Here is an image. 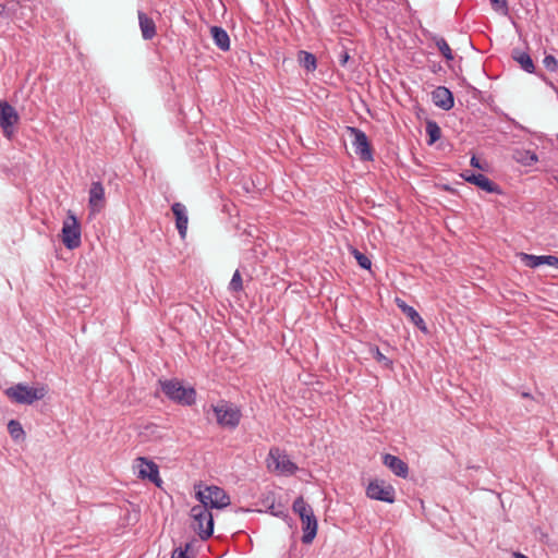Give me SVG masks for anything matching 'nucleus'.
Returning a JSON list of instances; mask_svg holds the SVG:
<instances>
[{"instance_id": "nucleus-1", "label": "nucleus", "mask_w": 558, "mask_h": 558, "mask_svg": "<svg viewBox=\"0 0 558 558\" xmlns=\"http://www.w3.org/2000/svg\"><path fill=\"white\" fill-rule=\"evenodd\" d=\"M292 509L299 514L302 523V543L311 544L317 534L318 527L313 508L300 496L293 501Z\"/></svg>"}, {"instance_id": "nucleus-2", "label": "nucleus", "mask_w": 558, "mask_h": 558, "mask_svg": "<svg viewBox=\"0 0 558 558\" xmlns=\"http://www.w3.org/2000/svg\"><path fill=\"white\" fill-rule=\"evenodd\" d=\"M161 391L174 403L191 407L196 402V390L193 387H185L178 379L159 380Z\"/></svg>"}, {"instance_id": "nucleus-3", "label": "nucleus", "mask_w": 558, "mask_h": 558, "mask_svg": "<svg viewBox=\"0 0 558 558\" xmlns=\"http://www.w3.org/2000/svg\"><path fill=\"white\" fill-rule=\"evenodd\" d=\"M5 396L15 403L19 404H33L35 401L41 400L47 395V388L29 387L26 384H16L9 387L4 391Z\"/></svg>"}, {"instance_id": "nucleus-4", "label": "nucleus", "mask_w": 558, "mask_h": 558, "mask_svg": "<svg viewBox=\"0 0 558 558\" xmlns=\"http://www.w3.org/2000/svg\"><path fill=\"white\" fill-rule=\"evenodd\" d=\"M192 519V529L198 536L206 541L214 533V518L209 509L203 505H195L190 511Z\"/></svg>"}, {"instance_id": "nucleus-5", "label": "nucleus", "mask_w": 558, "mask_h": 558, "mask_svg": "<svg viewBox=\"0 0 558 558\" xmlns=\"http://www.w3.org/2000/svg\"><path fill=\"white\" fill-rule=\"evenodd\" d=\"M217 423L225 428L234 429L239 426L242 413L239 407L221 400L216 405H211Z\"/></svg>"}, {"instance_id": "nucleus-6", "label": "nucleus", "mask_w": 558, "mask_h": 558, "mask_svg": "<svg viewBox=\"0 0 558 558\" xmlns=\"http://www.w3.org/2000/svg\"><path fill=\"white\" fill-rule=\"evenodd\" d=\"M196 498L201 505L208 509H222L230 504V497L226 492L215 485L206 486L204 489L197 490Z\"/></svg>"}, {"instance_id": "nucleus-7", "label": "nucleus", "mask_w": 558, "mask_h": 558, "mask_svg": "<svg viewBox=\"0 0 558 558\" xmlns=\"http://www.w3.org/2000/svg\"><path fill=\"white\" fill-rule=\"evenodd\" d=\"M61 233L62 243L68 250H75L81 245V225L73 213L69 211L66 219L63 221Z\"/></svg>"}, {"instance_id": "nucleus-8", "label": "nucleus", "mask_w": 558, "mask_h": 558, "mask_svg": "<svg viewBox=\"0 0 558 558\" xmlns=\"http://www.w3.org/2000/svg\"><path fill=\"white\" fill-rule=\"evenodd\" d=\"M19 121L16 109L7 100H0V128L7 138L11 140L14 136Z\"/></svg>"}, {"instance_id": "nucleus-9", "label": "nucleus", "mask_w": 558, "mask_h": 558, "mask_svg": "<svg viewBox=\"0 0 558 558\" xmlns=\"http://www.w3.org/2000/svg\"><path fill=\"white\" fill-rule=\"evenodd\" d=\"M368 498L392 504L396 500V490L393 486L384 480H373L366 488Z\"/></svg>"}, {"instance_id": "nucleus-10", "label": "nucleus", "mask_w": 558, "mask_h": 558, "mask_svg": "<svg viewBox=\"0 0 558 558\" xmlns=\"http://www.w3.org/2000/svg\"><path fill=\"white\" fill-rule=\"evenodd\" d=\"M348 132L353 136L352 145L360 159L363 161L373 160V151L366 134L353 126H348Z\"/></svg>"}, {"instance_id": "nucleus-11", "label": "nucleus", "mask_w": 558, "mask_h": 558, "mask_svg": "<svg viewBox=\"0 0 558 558\" xmlns=\"http://www.w3.org/2000/svg\"><path fill=\"white\" fill-rule=\"evenodd\" d=\"M106 207L105 187L101 182H92L88 192V208L90 214H99Z\"/></svg>"}, {"instance_id": "nucleus-12", "label": "nucleus", "mask_w": 558, "mask_h": 558, "mask_svg": "<svg viewBox=\"0 0 558 558\" xmlns=\"http://www.w3.org/2000/svg\"><path fill=\"white\" fill-rule=\"evenodd\" d=\"M269 459L275 464V469L283 475H293L298 470L296 464L290 460L289 456L278 448L270 449Z\"/></svg>"}, {"instance_id": "nucleus-13", "label": "nucleus", "mask_w": 558, "mask_h": 558, "mask_svg": "<svg viewBox=\"0 0 558 558\" xmlns=\"http://www.w3.org/2000/svg\"><path fill=\"white\" fill-rule=\"evenodd\" d=\"M462 178L466 182L478 186L480 189H482L483 191H485L487 193H495V194L502 193V191L498 184H496L489 178H487L486 175H484L482 173H473L471 171H465L462 174Z\"/></svg>"}, {"instance_id": "nucleus-14", "label": "nucleus", "mask_w": 558, "mask_h": 558, "mask_svg": "<svg viewBox=\"0 0 558 558\" xmlns=\"http://www.w3.org/2000/svg\"><path fill=\"white\" fill-rule=\"evenodd\" d=\"M138 464V477L142 480L148 478L150 482L156 484L157 486H160L162 483L160 476H159V469L158 465L144 457H140L136 459Z\"/></svg>"}, {"instance_id": "nucleus-15", "label": "nucleus", "mask_w": 558, "mask_h": 558, "mask_svg": "<svg viewBox=\"0 0 558 558\" xmlns=\"http://www.w3.org/2000/svg\"><path fill=\"white\" fill-rule=\"evenodd\" d=\"M432 100L436 107L446 111L454 106L453 94L445 86H438L432 92Z\"/></svg>"}, {"instance_id": "nucleus-16", "label": "nucleus", "mask_w": 558, "mask_h": 558, "mask_svg": "<svg viewBox=\"0 0 558 558\" xmlns=\"http://www.w3.org/2000/svg\"><path fill=\"white\" fill-rule=\"evenodd\" d=\"M171 210L175 217V227L182 239L185 238L187 231L189 217L186 207L182 203H173Z\"/></svg>"}, {"instance_id": "nucleus-17", "label": "nucleus", "mask_w": 558, "mask_h": 558, "mask_svg": "<svg viewBox=\"0 0 558 558\" xmlns=\"http://www.w3.org/2000/svg\"><path fill=\"white\" fill-rule=\"evenodd\" d=\"M384 464L391 470V472L402 478H405L409 474L408 464L397 456L386 453L383 457Z\"/></svg>"}, {"instance_id": "nucleus-18", "label": "nucleus", "mask_w": 558, "mask_h": 558, "mask_svg": "<svg viewBox=\"0 0 558 558\" xmlns=\"http://www.w3.org/2000/svg\"><path fill=\"white\" fill-rule=\"evenodd\" d=\"M397 306L402 311V313L422 331H427L426 325L424 319L421 317L418 312L408 305L402 299L397 298L396 299Z\"/></svg>"}, {"instance_id": "nucleus-19", "label": "nucleus", "mask_w": 558, "mask_h": 558, "mask_svg": "<svg viewBox=\"0 0 558 558\" xmlns=\"http://www.w3.org/2000/svg\"><path fill=\"white\" fill-rule=\"evenodd\" d=\"M137 17L142 37L145 40L153 39L157 34V28L154 20L141 10L137 12Z\"/></svg>"}, {"instance_id": "nucleus-20", "label": "nucleus", "mask_w": 558, "mask_h": 558, "mask_svg": "<svg viewBox=\"0 0 558 558\" xmlns=\"http://www.w3.org/2000/svg\"><path fill=\"white\" fill-rule=\"evenodd\" d=\"M512 59L518 62L521 69L527 73H536L534 62L527 51L514 48L511 51Z\"/></svg>"}, {"instance_id": "nucleus-21", "label": "nucleus", "mask_w": 558, "mask_h": 558, "mask_svg": "<svg viewBox=\"0 0 558 558\" xmlns=\"http://www.w3.org/2000/svg\"><path fill=\"white\" fill-rule=\"evenodd\" d=\"M210 34L215 45L222 51L230 49V37L226 29L220 26H211Z\"/></svg>"}, {"instance_id": "nucleus-22", "label": "nucleus", "mask_w": 558, "mask_h": 558, "mask_svg": "<svg viewBox=\"0 0 558 558\" xmlns=\"http://www.w3.org/2000/svg\"><path fill=\"white\" fill-rule=\"evenodd\" d=\"M263 505L266 507L267 511L277 517V518H286L288 515L287 508L280 502L276 504L274 494H269L264 500Z\"/></svg>"}, {"instance_id": "nucleus-23", "label": "nucleus", "mask_w": 558, "mask_h": 558, "mask_svg": "<svg viewBox=\"0 0 558 558\" xmlns=\"http://www.w3.org/2000/svg\"><path fill=\"white\" fill-rule=\"evenodd\" d=\"M298 61L300 65L304 68L307 72H313L316 70L317 60L316 57L311 52L300 50L298 53Z\"/></svg>"}, {"instance_id": "nucleus-24", "label": "nucleus", "mask_w": 558, "mask_h": 558, "mask_svg": "<svg viewBox=\"0 0 558 558\" xmlns=\"http://www.w3.org/2000/svg\"><path fill=\"white\" fill-rule=\"evenodd\" d=\"M430 39L435 41V45L437 46L438 50L440 51V53L444 56V58L446 60H448V61L453 60L452 50L444 37H439L437 35H432Z\"/></svg>"}, {"instance_id": "nucleus-25", "label": "nucleus", "mask_w": 558, "mask_h": 558, "mask_svg": "<svg viewBox=\"0 0 558 558\" xmlns=\"http://www.w3.org/2000/svg\"><path fill=\"white\" fill-rule=\"evenodd\" d=\"M425 130H426V134L429 137V141H428L429 144H434L441 137V130H440L439 125L437 124V122H435V121H427Z\"/></svg>"}, {"instance_id": "nucleus-26", "label": "nucleus", "mask_w": 558, "mask_h": 558, "mask_svg": "<svg viewBox=\"0 0 558 558\" xmlns=\"http://www.w3.org/2000/svg\"><path fill=\"white\" fill-rule=\"evenodd\" d=\"M8 432L14 440H20L24 438L25 435L21 423L16 420H11L8 423Z\"/></svg>"}, {"instance_id": "nucleus-27", "label": "nucleus", "mask_w": 558, "mask_h": 558, "mask_svg": "<svg viewBox=\"0 0 558 558\" xmlns=\"http://www.w3.org/2000/svg\"><path fill=\"white\" fill-rule=\"evenodd\" d=\"M371 353L373 357L380 364H383L387 368H391L392 361L388 359L385 354H383L378 347L371 348Z\"/></svg>"}, {"instance_id": "nucleus-28", "label": "nucleus", "mask_w": 558, "mask_h": 558, "mask_svg": "<svg viewBox=\"0 0 558 558\" xmlns=\"http://www.w3.org/2000/svg\"><path fill=\"white\" fill-rule=\"evenodd\" d=\"M352 254L355 257L359 266L363 269H371L372 262L371 259L363 253H361L359 250L353 248Z\"/></svg>"}, {"instance_id": "nucleus-29", "label": "nucleus", "mask_w": 558, "mask_h": 558, "mask_svg": "<svg viewBox=\"0 0 558 558\" xmlns=\"http://www.w3.org/2000/svg\"><path fill=\"white\" fill-rule=\"evenodd\" d=\"M243 289L242 277L239 270H235L229 283L231 292H240Z\"/></svg>"}, {"instance_id": "nucleus-30", "label": "nucleus", "mask_w": 558, "mask_h": 558, "mask_svg": "<svg viewBox=\"0 0 558 558\" xmlns=\"http://www.w3.org/2000/svg\"><path fill=\"white\" fill-rule=\"evenodd\" d=\"M21 3L16 0H9L5 2V9L8 13V19H13L17 15L19 10L21 9Z\"/></svg>"}, {"instance_id": "nucleus-31", "label": "nucleus", "mask_w": 558, "mask_h": 558, "mask_svg": "<svg viewBox=\"0 0 558 558\" xmlns=\"http://www.w3.org/2000/svg\"><path fill=\"white\" fill-rule=\"evenodd\" d=\"M523 259L526 260V265L531 268H536L543 265V255L524 254Z\"/></svg>"}, {"instance_id": "nucleus-32", "label": "nucleus", "mask_w": 558, "mask_h": 558, "mask_svg": "<svg viewBox=\"0 0 558 558\" xmlns=\"http://www.w3.org/2000/svg\"><path fill=\"white\" fill-rule=\"evenodd\" d=\"M543 64L550 72L558 70V60L553 54H546L543 59Z\"/></svg>"}, {"instance_id": "nucleus-33", "label": "nucleus", "mask_w": 558, "mask_h": 558, "mask_svg": "<svg viewBox=\"0 0 558 558\" xmlns=\"http://www.w3.org/2000/svg\"><path fill=\"white\" fill-rule=\"evenodd\" d=\"M543 265L558 268V257L555 255H543Z\"/></svg>"}, {"instance_id": "nucleus-34", "label": "nucleus", "mask_w": 558, "mask_h": 558, "mask_svg": "<svg viewBox=\"0 0 558 558\" xmlns=\"http://www.w3.org/2000/svg\"><path fill=\"white\" fill-rule=\"evenodd\" d=\"M190 548V544H185V548L182 547L175 548L172 553L171 558H187V550Z\"/></svg>"}, {"instance_id": "nucleus-35", "label": "nucleus", "mask_w": 558, "mask_h": 558, "mask_svg": "<svg viewBox=\"0 0 558 558\" xmlns=\"http://www.w3.org/2000/svg\"><path fill=\"white\" fill-rule=\"evenodd\" d=\"M492 4L496 9H502L504 11H508V3L506 0H490Z\"/></svg>"}, {"instance_id": "nucleus-36", "label": "nucleus", "mask_w": 558, "mask_h": 558, "mask_svg": "<svg viewBox=\"0 0 558 558\" xmlns=\"http://www.w3.org/2000/svg\"><path fill=\"white\" fill-rule=\"evenodd\" d=\"M350 59V56L347 51H342L339 56V62L342 66H344L347 64V62L349 61Z\"/></svg>"}, {"instance_id": "nucleus-37", "label": "nucleus", "mask_w": 558, "mask_h": 558, "mask_svg": "<svg viewBox=\"0 0 558 558\" xmlns=\"http://www.w3.org/2000/svg\"><path fill=\"white\" fill-rule=\"evenodd\" d=\"M5 11V3H0V16L8 19V13Z\"/></svg>"}, {"instance_id": "nucleus-38", "label": "nucleus", "mask_w": 558, "mask_h": 558, "mask_svg": "<svg viewBox=\"0 0 558 558\" xmlns=\"http://www.w3.org/2000/svg\"><path fill=\"white\" fill-rule=\"evenodd\" d=\"M471 166H473V167H475V168H481L480 162H478V159H477L475 156H473V157L471 158Z\"/></svg>"}, {"instance_id": "nucleus-39", "label": "nucleus", "mask_w": 558, "mask_h": 558, "mask_svg": "<svg viewBox=\"0 0 558 558\" xmlns=\"http://www.w3.org/2000/svg\"><path fill=\"white\" fill-rule=\"evenodd\" d=\"M537 76H538L541 80H543L545 83H547V84H549V85H551V86H553L551 82H549V81L547 80V77L545 76V74H544V73H537Z\"/></svg>"}, {"instance_id": "nucleus-40", "label": "nucleus", "mask_w": 558, "mask_h": 558, "mask_svg": "<svg viewBox=\"0 0 558 558\" xmlns=\"http://www.w3.org/2000/svg\"><path fill=\"white\" fill-rule=\"evenodd\" d=\"M521 397L525 398V399L534 400V397L531 393L525 392V391L521 392Z\"/></svg>"}, {"instance_id": "nucleus-41", "label": "nucleus", "mask_w": 558, "mask_h": 558, "mask_svg": "<svg viewBox=\"0 0 558 558\" xmlns=\"http://www.w3.org/2000/svg\"><path fill=\"white\" fill-rule=\"evenodd\" d=\"M514 558H529V557L521 553H514Z\"/></svg>"}]
</instances>
